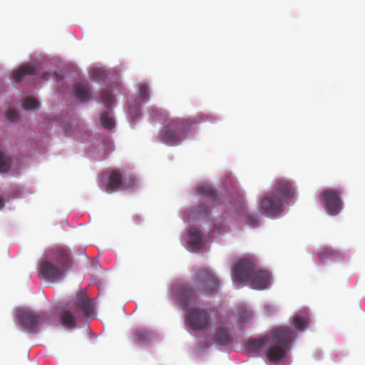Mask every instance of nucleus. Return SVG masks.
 Segmentation results:
<instances>
[{
    "mask_svg": "<svg viewBox=\"0 0 365 365\" xmlns=\"http://www.w3.org/2000/svg\"><path fill=\"white\" fill-rule=\"evenodd\" d=\"M285 201L274 191L266 195L259 204L260 210L269 217L279 215L283 212V204Z\"/></svg>",
    "mask_w": 365,
    "mask_h": 365,
    "instance_id": "nucleus-9",
    "label": "nucleus"
},
{
    "mask_svg": "<svg viewBox=\"0 0 365 365\" xmlns=\"http://www.w3.org/2000/svg\"><path fill=\"white\" fill-rule=\"evenodd\" d=\"M195 123L190 118H167L158 133V138L168 145H178L187 138Z\"/></svg>",
    "mask_w": 365,
    "mask_h": 365,
    "instance_id": "nucleus-5",
    "label": "nucleus"
},
{
    "mask_svg": "<svg viewBox=\"0 0 365 365\" xmlns=\"http://www.w3.org/2000/svg\"><path fill=\"white\" fill-rule=\"evenodd\" d=\"M134 185L133 178L130 177L123 178L120 172L113 170L108 175L106 190L108 192H113L119 190H127L133 187Z\"/></svg>",
    "mask_w": 365,
    "mask_h": 365,
    "instance_id": "nucleus-12",
    "label": "nucleus"
},
{
    "mask_svg": "<svg viewBox=\"0 0 365 365\" xmlns=\"http://www.w3.org/2000/svg\"><path fill=\"white\" fill-rule=\"evenodd\" d=\"M273 191L284 201L295 196L294 184L284 179H280L276 182Z\"/></svg>",
    "mask_w": 365,
    "mask_h": 365,
    "instance_id": "nucleus-14",
    "label": "nucleus"
},
{
    "mask_svg": "<svg viewBox=\"0 0 365 365\" xmlns=\"http://www.w3.org/2000/svg\"><path fill=\"white\" fill-rule=\"evenodd\" d=\"M309 324V317L307 315H297L294 317V327L298 331H304L307 327H308Z\"/></svg>",
    "mask_w": 365,
    "mask_h": 365,
    "instance_id": "nucleus-21",
    "label": "nucleus"
},
{
    "mask_svg": "<svg viewBox=\"0 0 365 365\" xmlns=\"http://www.w3.org/2000/svg\"><path fill=\"white\" fill-rule=\"evenodd\" d=\"M103 127L108 130H111L115 127L114 119L110 116L108 112H103L100 116Z\"/></svg>",
    "mask_w": 365,
    "mask_h": 365,
    "instance_id": "nucleus-24",
    "label": "nucleus"
},
{
    "mask_svg": "<svg viewBox=\"0 0 365 365\" xmlns=\"http://www.w3.org/2000/svg\"><path fill=\"white\" fill-rule=\"evenodd\" d=\"M212 312V309L210 308L187 309L185 313V324L193 331H204L213 323Z\"/></svg>",
    "mask_w": 365,
    "mask_h": 365,
    "instance_id": "nucleus-6",
    "label": "nucleus"
},
{
    "mask_svg": "<svg viewBox=\"0 0 365 365\" xmlns=\"http://www.w3.org/2000/svg\"><path fill=\"white\" fill-rule=\"evenodd\" d=\"M100 98L106 108H111L113 98L111 93L109 91H102L100 94Z\"/></svg>",
    "mask_w": 365,
    "mask_h": 365,
    "instance_id": "nucleus-26",
    "label": "nucleus"
},
{
    "mask_svg": "<svg viewBox=\"0 0 365 365\" xmlns=\"http://www.w3.org/2000/svg\"><path fill=\"white\" fill-rule=\"evenodd\" d=\"M23 107L26 110L36 109L38 108L39 103L35 98L29 96L24 100Z\"/></svg>",
    "mask_w": 365,
    "mask_h": 365,
    "instance_id": "nucleus-27",
    "label": "nucleus"
},
{
    "mask_svg": "<svg viewBox=\"0 0 365 365\" xmlns=\"http://www.w3.org/2000/svg\"><path fill=\"white\" fill-rule=\"evenodd\" d=\"M138 100L141 103H146L149 101V88L145 83H141L138 85Z\"/></svg>",
    "mask_w": 365,
    "mask_h": 365,
    "instance_id": "nucleus-22",
    "label": "nucleus"
},
{
    "mask_svg": "<svg viewBox=\"0 0 365 365\" xmlns=\"http://www.w3.org/2000/svg\"><path fill=\"white\" fill-rule=\"evenodd\" d=\"M155 339V335L145 328H137L133 334V340L138 345H148Z\"/></svg>",
    "mask_w": 365,
    "mask_h": 365,
    "instance_id": "nucleus-16",
    "label": "nucleus"
},
{
    "mask_svg": "<svg viewBox=\"0 0 365 365\" xmlns=\"http://www.w3.org/2000/svg\"><path fill=\"white\" fill-rule=\"evenodd\" d=\"M6 118L11 122H16L19 119V114L16 109H9L5 113Z\"/></svg>",
    "mask_w": 365,
    "mask_h": 365,
    "instance_id": "nucleus-29",
    "label": "nucleus"
},
{
    "mask_svg": "<svg viewBox=\"0 0 365 365\" xmlns=\"http://www.w3.org/2000/svg\"><path fill=\"white\" fill-rule=\"evenodd\" d=\"M211 339L213 344L220 346H227L231 344L233 341L229 328L224 326L217 327L215 329Z\"/></svg>",
    "mask_w": 365,
    "mask_h": 365,
    "instance_id": "nucleus-15",
    "label": "nucleus"
},
{
    "mask_svg": "<svg viewBox=\"0 0 365 365\" xmlns=\"http://www.w3.org/2000/svg\"><path fill=\"white\" fill-rule=\"evenodd\" d=\"M43 80H46L47 78L45 76V77H41Z\"/></svg>",
    "mask_w": 365,
    "mask_h": 365,
    "instance_id": "nucleus-31",
    "label": "nucleus"
},
{
    "mask_svg": "<svg viewBox=\"0 0 365 365\" xmlns=\"http://www.w3.org/2000/svg\"><path fill=\"white\" fill-rule=\"evenodd\" d=\"M73 260L64 248L50 249L40 262L38 274L41 279L51 282L62 279L72 267Z\"/></svg>",
    "mask_w": 365,
    "mask_h": 365,
    "instance_id": "nucleus-2",
    "label": "nucleus"
},
{
    "mask_svg": "<svg viewBox=\"0 0 365 365\" xmlns=\"http://www.w3.org/2000/svg\"><path fill=\"white\" fill-rule=\"evenodd\" d=\"M245 222L251 227H255L259 225V219L256 214L247 213L245 215Z\"/></svg>",
    "mask_w": 365,
    "mask_h": 365,
    "instance_id": "nucleus-28",
    "label": "nucleus"
},
{
    "mask_svg": "<svg viewBox=\"0 0 365 365\" xmlns=\"http://www.w3.org/2000/svg\"><path fill=\"white\" fill-rule=\"evenodd\" d=\"M232 279L237 282H250L254 289H266L271 285V275L264 269L257 267L254 260L241 259L232 268Z\"/></svg>",
    "mask_w": 365,
    "mask_h": 365,
    "instance_id": "nucleus-3",
    "label": "nucleus"
},
{
    "mask_svg": "<svg viewBox=\"0 0 365 365\" xmlns=\"http://www.w3.org/2000/svg\"><path fill=\"white\" fill-rule=\"evenodd\" d=\"M176 299L180 306L185 309L190 305L195 304L197 300V292L193 286L184 284L175 291Z\"/></svg>",
    "mask_w": 365,
    "mask_h": 365,
    "instance_id": "nucleus-13",
    "label": "nucleus"
},
{
    "mask_svg": "<svg viewBox=\"0 0 365 365\" xmlns=\"http://www.w3.org/2000/svg\"><path fill=\"white\" fill-rule=\"evenodd\" d=\"M37 74V70L33 64H26L14 71L13 72V77L16 82H19L26 75L35 76Z\"/></svg>",
    "mask_w": 365,
    "mask_h": 365,
    "instance_id": "nucleus-18",
    "label": "nucleus"
},
{
    "mask_svg": "<svg viewBox=\"0 0 365 365\" xmlns=\"http://www.w3.org/2000/svg\"><path fill=\"white\" fill-rule=\"evenodd\" d=\"M342 192L340 189H327L323 190L320 196L324 204L327 212L332 216L337 215L343 208L341 197Z\"/></svg>",
    "mask_w": 365,
    "mask_h": 365,
    "instance_id": "nucleus-7",
    "label": "nucleus"
},
{
    "mask_svg": "<svg viewBox=\"0 0 365 365\" xmlns=\"http://www.w3.org/2000/svg\"><path fill=\"white\" fill-rule=\"evenodd\" d=\"M90 91L91 88L88 83H78L73 86L75 96L81 102L87 101L90 98Z\"/></svg>",
    "mask_w": 365,
    "mask_h": 365,
    "instance_id": "nucleus-19",
    "label": "nucleus"
},
{
    "mask_svg": "<svg viewBox=\"0 0 365 365\" xmlns=\"http://www.w3.org/2000/svg\"><path fill=\"white\" fill-rule=\"evenodd\" d=\"M4 207V200L1 197H0V210L2 209Z\"/></svg>",
    "mask_w": 365,
    "mask_h": 365,
    "instance_id": "nucleus-30",
    "label": "nucleus"
},
{
    "mask_svg": "<svg viewBox=\"0 0 365 365\" xmlns=\"http://www.w3.org/2000/svg\"><path fill=\"white\" fill-rule=\"evenodd\" d=\"M195 282L200 289L206 294H212L218 291L220 281L208 269L199 270L195 277Z\"/></svg>",
    "mask_w": 365,
    "mask_h": 365,
    "instance_id": "nucleus-10",
    "label": "nucleus"
},
{
    "mask_svg": "<svg viewBox=\"0 0 365 365\" xmlns=\"http://www.w3.org/2000/svg\"><path fill=\"white\" fill-rule=\"evenodd\" d=\"M93 303L83 292L78 293L74 299L68 302L63 307L58 313L60 322L62 326L73 329L77 325L78 319L83 313L88 317L93 314Z\"/></svg>",
    "mask_w": 365,
    "mask_h": 365,
    "instance_id": "nucleus-4",
    "label": "nucleus"
},
{
    "mask_svg": "<svg viewBox=\"0 0 365 365\" xmlns=\"http://www.w3.org/2000/svg\"><path fill=\"white\" fill-rule=\"evenodd\" d=\"M11 165V159L4 153L0 152V173L9 171Z\"/></svg>",
    "mask_w": 365,
    "mask_h": 365,
    "instance_id": "nucleus-25",
    "label": "nucleus"
},
{
    "mask_svg": "<svg viewBox=\"0 0 365 365\" xmlns=\"http://www.w3.org/2000/svg\"><path fill=\"white\" fill-rule=\"evenodd\" d=\"M17 317L21 325L29 332L36 334L43 322L40 314L29 309H19Z\"/></svg>",
    "mask_w": 365,
    "mask_h": 365,
    "instance_id": "nucleus-11",
    "label": "nucleus"
},
{
    "mask_svg": "<svg viewBox=\"0 0 365 365\" xmlns=\"http://www.w3.org/2000/svg\"><path fill=\"white\" fill-rule=\"evenodd\" d=\"M189 245L194 250H200L204 246V236L197 228L189 230Z\"/></svg>",
    "mask_w": 365,
    "mask_h": 365,
    "instance_id": "nucleus-17",
    "label": "nucleus"
},
{
    "mask_svg": "<svg viewBox=\"0 0 365 365\" xmlns=\"http://www.w3.org/2000/svg\"><path fill=\"white\" fill-rule=\"evenodd\" d=\"M293 334L292 330L289 327H277L268 336L250 339L246 343V347L250 351L257 352L267 344L266 357L271 362H279L285 356Z\"/></svg>",
    "mask_w": 365,
    "mask_h": 365,
    "instance_id": "nucleus-1",
    "label": "nucleus"
},
{
    "mask_svg": "<svg viewBox=\"0 0 365 365\" xmlns=\"http://www.w3.org/2000/svg\"><path fill=\"white\" fill-rule=\"evenodd\" d=\"M237 314L240 322L244 323L249 321L252 318V312L245 306H239L237 309Z\"/></svg>",
    "mask_w": 365,
    "mask_h": 365,
    "instance_id": "nucleus-23",
    "label": "nucleus"
},
{
    "mask_svg": "<svg viewBox=\"0 0 365 365\" xmlns=\"http://www.w3.org/2000/svg\"><path fill=\"white\" fill-rule=\"evenodd\" d=\"M197 190L200 195L204 196L207 205H200L192 211V215L195 219H204L208 216L210 206H213L217 201V195L212 187L208 185H202L197 187Z\"/></svg>",
    "mask_w": 365,
    "mask_h": 365,
    "instance_id": "nucleus-8",
    "label": "nucleus"
},
{
    "mask_svg": "<svg viewBox=\"0 0 365 365\" xmlns=\"http://www.w3.org/2000/svg\"><path fill=\"white\" fill-rule=\"evenodd\" d=\"M317 256L321 262L324 263L327 259H336L339 254L330 247H323L317 252Z\"/></svg>",
    "mask_w": 365,
    "mask_h": 365,
    "instance_id": "nucleus-20",
    "label": "nucleus"
}]
</instances>
